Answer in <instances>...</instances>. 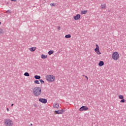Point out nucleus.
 Returning a JSON list of instances; mask_svg holds the SVG:
<instances>
[{
	"label": "nucleus",
	"instance_id": "1a4fd4ad",
	"mask_svg": "<svg viewBox=\"0 0 126 126\" xmlns=\"http://www.w3.org/2000/svg\"><path fill=\"white\" fill-rule=\"evenodd\" d=\"M39 102H41V103H43V104H46L47 103V99L45 98H40L39 99Z\"/></svg>",
	"mask_w": 126,
	"mask_h": 126
},
{
	"label": "nucleus",
	"instance_id": "a211bd4d",
	"mask_svg": "<svg viewBox=\"0 0 126 126\" xmlns=\"http://www.w3.org/2000/svg\"><path fill=\"white\" fill-rule=\"evenodd\" d=\"M65 38H71V35L70 34H67L65 36Z\"/></svg>",
	"mask_w": 126,
	"mask_h": 126
},
{
	"label": "nucleus",
	"instance_id": "6ab92c4d",
	"mask_svg": "<svg viewBox=\"0 0 126 126\" xmlns=\"http://www.w3.org/2000/svg\"><path fill=\"white\" fill-rule=\"evenodd\" d=\"M34 82L35 84H40V82L38 80H35Z\"/></svg>",
	"mask_w": 126,
	"mask_h": 126
},
{
	"label": "nucleus",
	"instance_id": "f3484780",
	"mask_svg": "<svg viewBox=\"0 0 126 126\" xmlns=\"http://www.w3.org/2000/svg\"><path fill=\"white\" fill-rule=\"evenodd\" d=\"M54 53V51L50 50L48 52V55H52V54Z\"/></svg>",
	"mask_w": 126,
	"mask_h": 126
},
{
	"label": "nucleus",
	"instance_id": "412c9836",
	"mask_svg": "<svg viewBox=\"0 0 126 126\" xmlns=\"http://www.w3.org/2000/svg\"><path fill=\"white\" fill-rule=\"evenodd\" d=\"M119 99H124V95H120L119 96Z\"/></svg>",
	"mask_w": 126,
	"mask_h": 126
},
{
	"label": "nucleus",
	"instance_id": "423d86ee",
	"mask_svg": "<svg viewBox=\"0 0 126 126\" xmlns=\"http://www.w3.org/2000/svg\"><path fill=\"white\" fill-rule=\"evenodd\" d=\"M80 17H81L80 14H78L73 17V19L74 20H79L80 19Z\"/></svg>",
	"mask_w": 126,
	"mask_h": 126
},
{
	"label": "nucleus",
	"instance_id": "5701e85b",
	"mask_svg": "<svg viewBox=\"0 0 126 126\" xmlns=\"http://www.w3.org/2000/svg\"><path fill=\"white\" fill-rule=\"evenodd\" d=\"M39 81L41 83V84H43V83H44L45 82L42 80V79H39Z\"/></svg>",
	"mask_w": 126,
	"mask_h": 126
},
{
	"label": "nucleus",
	"instance_id": "7ed1b4c3",
	"mask_svg": "<svg viewBox=\"0 0 126 126\" xmlns=\"http://www.w3.org/2000/svg\"><path fill=\"white\" fill-rule=\"evenodd\" d=\"M4 124L5 126H13V121L10 119H5Z\"/></svg>",
	"mask_w": 126,
	"mask_h": 126
},
{
	"label": "nucleus",
	"instance_id": "a878e982",
	"mask_svg": "<svg viewBox=\"0 0 126 126\" xmlns=\"http://www.w3.org/2000/svg\"><path fill=\"white\" fill-rule=\"evenodd\" d=\"M86 78H87V80H88V77L87 76H85Z\"/></svg>",
	"mask_w": 126,
	"mask_h": 126
},
{
	"label": "nucleus",
	"instance_id": "c85d7f7f",
	"mask_svg": "<svg viewBox=\"0 0 126 126\" xmlns=\"http://www.w3.org/2000/svg\"><path fill=\"white\" fill-rule=\"evenodd\" d=\"M61 30V27H58V30Z\"/></svg>",
	"mask_w": 126,
	"mask_h": 126
},
{
	"label": "nucleus",
	"instance_id": "f8f14e48",
	"mask_svg": "<svg viewBox=\"0 0 126 126\" xmlns=\"http://www.w3.org/2000/svg\"><path fill=\"white\" fill-rule=\"evenodd\" d=\"M54 108H56V109H59L60 108V105L58 103H54L53 104Z\"/></svg>",
	"mask_w": 126,
	"mask_h": 126
},
{
	"label": "nucleus",
	"instance_id": "dca6fc26",
	"mask_svg": "<svg viewBox=\"0 0 126 126\" xmlns=\"http://www.w3.org/2000/svg\"><path fill=\"white\" fill-rule=\"evenodd\" d=\"M34 78L35 79H40L41 78V76H38V75H35V76H34Z\"/></svg>",
	"mask_w": 126,
	"mask_h": 126
},
{
	"label": "nucleus",
	"instance_id": "9b49d317",
	"mask_svg": "<svg viewBox=\"0 0 126 126\" xmlns=\"http://www.w3.org/2000/svg\"><path fill=\"white\" fill-rule=\"evenodd\" d=\"M29 50L30 52H35V51H36V47L30 48Z\"/></svg>",
	"mask_w": 126,
	"mask_h": 126
},
{
	"label": "nucleus",
	"instance_id": "f03ea898",
	"mask_svg": "<svg viewBox=\"0 0 126 126\" xmlns=\"http://www.w3.org/2000/svg\"><path fill=\"white\" fill-rule=\"evenodd\" d=\"M46 79L48 82H54L56 80V77L54 75H48L46 77Z\"/></svg>",
	"mask_w": 126,
	"mask_h": 126
},
{
	"label": "nucleus",
	"instance_id": "ddd939ff",
	"mask_svg": "<svg viewBox=\"0 0 126 126\" xmlns=\"http://www.w3.org/2000/svg\"><path fill=\"white\" fill-rule=\"evenodd\" d=\"M98 65L99 66H103V65H104V62L103 61L99 62L98 63Z\"/></svg>",
	"mask_w": 126,
	"mask_h": 126
},
{
	"label": "nucleus",
	"instance_id": "2f4dec72",
	"mask_svg": "<svg viewBox=\"0 0 126 126\" xmlns=\"http://www.w3.org/2000/svg\"><path fill=\"white\" fill-rule=\"evenodd\" d=\"M1 24V23L0 22V24Z\"/></svg>",
	"mask_w": 126,
	"mask_h": 126
},
{
	"label": "nucleus",
	"instance_id": "6e6552de",
	"mask_svg": "<svg viewBox=\"0 0 126 126\" xmlns=\"http://www.w3.org/2000/svg\"><path fill=\"white\" fill-rule=\"evenodd\" d=\"M88 109H89L88 107H87V106H83L79 109V111H87V110H88Z\"/></svg>",
	"mask_w": 126,
	"mask_h": 126
},
{
	"label": "nucleus",
	"instance_id": "4be33fe9",
	"mask_svg": "<svg viewBox=\"0 0 126 126\" xmlns=\"http://www.w3.org/2000/svg\"><path fill=\"white\" fill-rule=\"evenodd\" d=\"M125 102H126V100L124 98L122 99V100L120 101V103H125Z\"/></svg>",
	"mask_w": 126,
	"mask_h": 126
},
{
	"label": "nucleus",
	"instance_id": "2eb2a0df",
	"mask_svg": "<svg viewBox=\"0 0 126 126\" xmlns=\"http://www.w3.org/2000/svg\"><path fill=\"white\" fill-rule=\"evenodd\" d=\"M81 14H86L87 13V10L81 11Z\"/></svg>",
	"mask_w": 126,
	"mask_h": 126
},
{
	"label": "nucleus",
	"instance_id": "bb28decb",
	"mask_svg": "<svg viewBox=\"0 0 126 126\" xmlns=\"http://www.w3.org/2000/svg\"><path fill=\"white\" fill-rule=\"evenodd\" d=\"M6 110H7V112H9V109H8V108H6Z\"/></svg>",
	"mask_w": 126,
	"mask_h": 126
},
{
	"label": "nucleus",
	"instance_id": "aec40b11",
	"mask_svg": "<svg viewBox=\"0 0 126 126\" xmlns=\"http://www.w3.org/2000/svg\"><path fill=\"white\" fill-rule=\"evenodd\" d=\"M24 75H25V76H29V73H28V72H25V73H24Z\"/></svg>",
	"mask_w": 126,
	"mask_h": 126
},
{
	"label": "nucleus",
	"instance_id": "c756f323",
	"mask_svg": "<svg viewBox=\"0 0 126 126\" xmlns=\"http://www.w3.org/2000/svg\"><path fill=\"white\" fill-rule=\"evenodd\" d=\"M11 1H16V0H11Z\"/></svg>",
	"mask_w": 126,
	"mask_h": 126
},
{
	"label": "nucleus",
	"instance_id": "39448f33",
	"mask_svg": "<svg viewBox=\"0 0 126 126\" xmlns=\"http://www.w3.org/2000/svg\"><path fill=\"white\" fill-rule=\"evenodd\" d=\"M96 48L94 49V52L96 53L97 55H101V52H100V48L99 47V45L98 44H96L95 45Z\"/></svg>",
	"mask_w": 126,
	"mask_h": 126
},
{
	"label": "nucleus",
	"instance_id": "0eeeda50",
	"mask_svg": "<svg viewBox=\"0 0 126 126\" xmlns=\"http://www.w3.org/2000/svg\"><path fill=\"white\" fill-rule=\"evenodd\" d=\"M55 113L57 115H63V110H56L55 111Z\"/></svg>",
	"mask_w": 126,
	"mask_h": 126
},
{
	"label": "nucleus",
	"instance_id": "393cba45",
	"mask_svg": "<svg viewBox=\"0 0 126 126\" xmlns=\"http://www.w3.org/2000/svg\"><path fill=\"white\" fill-rule=\"evenodd\" d=\"M7 12H8L9 13H11V11H10V10H8L7 11Z\"/></svg>",
	"mask_w": 126,
	"mask_h": 126
},
{
	"label": "nucleus",
	"instance_id": "20e7f679",
	"mask_svg": "<svg viewBox=\"0 0 126 126\" xmlns=\"http://www.w3.org/2000/svg\"><path fill=\"white\" fill-rule=\"evenodd\" d=\"M112 59L114 60V61H118L119 59H120V54L118 52H114L112 53Z\"/></svg>",
	"mask_w": 126,
	"mask_h": 126
},
{
	"label": "nucleus",
	"instance_id": "7c9ffc66",
	"mask_svg": "<svg viewBox=\"0 0 126 126\" xmlns=\"http://www.w3.org/2000/svg\"><path fill=\"white\" fill-rule=\"evenodd\" d=\"M11 107H13V104H12L11 105Z\"/></svg>",
	"mask_w": 126,
	"mask_h": 126
},
{
	"label": "nucleus",
	"instance_id": "f257e3e1",
	"mask_svg": "<svg viewBox=\"0 0 126 126\" xmlns=\"http://www.w3.org/2000/svg\"><path fill=\"white\" fill-rule=\"evenodd\" d=\"M32 92L34 96L38 97V96L41 95V94L42 93V89L40 87H35L33 88Z\"/></svg>",
	"mask_w": 126,
	"mask_h": 126
},
{
	"label": "nucleus",
	"instance_id": "b1692460",
	"mask_svg": "<svg viewBox=\"0 0 126 126\" xmlns=\"http://www.w3.org/2000/svg\"><path fill=\"white\" fill-rule=\"evenodd\" d=\"M2 33H3V30H2L1 29H0V34H2Z\"/></svg>",
	"mask_w": 126,
	"mask_h": 126
},
{
	"label": "nucleus",
	"instance_id": "9d476101",
	"mask_svg": "<svg viewBox=\"0 0 126 126\" xmlns=\"http://www.w3.org/2000/svg\"><path fill=\"white\" fill-rule=\"evenodd\" d=\"M100 8L101 9H106V8H107V5L105 3H101Z\"/></svg>",
	"mask_w": 126,
	"mask_h": 126
},
{
	"label": "nucleus",
	"instance_id": "cd10ccee",
	"mask_svg": "<svg viewBox=\"0 0 126 126\" xmlns=\"http://www.w3.org/2000/svg\"><path fill=\"white\" fill-rule=\"evenodd\" d=\"M51 5L52 6H55V5L54 4H51Z\"/></svg>",
	"mask_w": 126,
	"mask_h": 126
},
{
	"label": "nucleus",
	"instance_id": "4468645a",
	"mask_svg": "<svg viewBox=\"0 0 126 126\" xmlns=\"http://www.w3.org/2000/svg\"><path fill=\"white\" fill-rule=\"evenodd\" d=\"M48 58V56L47 55H45L44 54H42L41 56V59H47Z\"/></svg>",
	"mask_w": 126,
	"mask_h": 126
}]
</instances>
